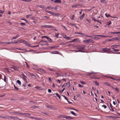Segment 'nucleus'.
<instances>
[{"label": "nucleus", "mask_w": 120, "mask_h": 120, "mask_svg": "<svg viewBox=\"0 0 120 120\" xmlns=\"http://www.w3.org/2000/svg\"><path fill=\"white\" fill-rule=\"evenodd\" d=\"M58 117H62L63 118H65L67 119H72L73 118L72 117H70L69 116H68L66 115H60L59 116H58Z\"/></svg>", "instance_id": "nucleus-1"}, {"label": "nucleus", "mask_w": 120, "mask_h": 120, "mask_svg": "<svg viewBox=\"0 0 120 120\" xmlns=\"http://www.w3.org/2000/svg\"><path fill=\"white\" fill-rule=\"evenodd\" d=\"M19 41L20 43H22L24 44L27 45L28 46H29V47L30 46H31L30 45H29V43L26 41H25L24 40H20L19 41Z\"/></svg>", "instance_id": "nucleus-2"}, {"label": "nucleus", "mask_w": 120, "mask_h": 120, "mask_svg": "<svg viewBox=\"0 0 120 120\" xmlns=\"http://www.w3.org/2000/svg\"><path fill=\"white\" fill-rule=\"evenodd\" d=\"M52 2H54L56 3H62L61 1L60 0H51Z\"/></svg>", "instance_id": "nucleus-3"}, {"label": "nucleus", "mask_w": 120, "mask_h": 120, "mask_svg": "<svg viewBox=\"0 0 120 120\" xmlns=\"http://www.w3.org/2000/svg\"><path fill=\"white\" fill-rule=\"evenodd\" d=\"M90 41V42H92L93 41L91 40L90 39H88L85 40H83V42L85 43H87L88 42Z\"/></svg>", "instance_id": "nucleus-4"}, {"label": "nucleus", "mask_w": 120, "mask_h": 120, "mask_svg": "<svg viewBox=\"0 0 120 120\" xmlns=\"http://www.w3.org/2000/svg\"><path fill=\"white\" fill-rule=\"evenodd\" d=\"M11 68L13 69L15 71H17L18 70L17 68L14 65H12Z\"/></svg>", "instance_id": "nucleus-5"}, {"label": "nucleus", "mask_w": 120, "mask_h": 120, "mask_svg": "<svg viewBox=\"0 0 120 120\" xmlns=\"http://www.w3.org/2000/svg\"><path fill=\"white\" fill-rule=\"evenodd\" d=\"M27 74L30 75L31 76H33L35 77L36 76L34 74L30 72H28Z\"/></svg>", "instance_id": "nucleus-6"}, {"label": "nucleus", "mask_w": 120, "mask_h": 120, "mask_svg": "<svg viewBox=\"0 0 120 120\" xmlns=\"http://www.w3.org/2000/svg\"><path fill=\"white\" fill-rule=\"evenodd\" d=\"M92 36H100L101 37H104L105 38L106 37V36L103 35H94V34H92Z\"/></svg>", "instance_id": "nucleus-7"}, {"label": "nucleus", "mask_w": 120, "mask_h": 120, "mask_svg": "<svg viewBox=\"0 0 120 120\" xmlns=\"http://www.w3.org/2000/svg\"><path fill=\"white\" fill-rule=\"evenodd\" d=\"M64 85L65 86H67V87L68 88L70 86V82H69L65 84Z\"/></svg>", "instance_id": "nucleus-8"}, {"label": "nucleus", "mask_w": 120, "mask_h": 120, "mask_svg": "<svg viewBox=\"0 0 120 120\" xmlns=\"http://www.w3.org/2000/svg\"><path fill=\"white\" fill-rule=\"evenodd\" d=\"M118 39V38H112L111 39H109L108 40L109 41H113L115 40H117Z\"/></svg>", "instance_id": "nucleus-9"}, {"label": "nucleus", "mask_w": 120, "mask_h": 120, "mask_svg": "<svg viewBox=\"0 0 120 120\" xmlns=\"http://www.w3.org/2000/svg\"><path fill=\"white\" fill-rule=\"evenodd\" d=\"M85 15V13H83L82 15L79 17L80 19V20L82 19H83Z\"/></svg>", "instance_id": "nucleus-10"}, {"label": "nucleus", "mask_w": 120, "mask_h": 120, "mask_svg": "<svg viewBox=\"0 0 120 120\" xmlns=\"http://www.w3.org/2000/svg\"><path fill=\"white\" fill-rule=\"evenodd\" d=\"M47 108L51 109H55V108L54 107H52L51 106V105H48L47 106Z\"/></svg>", "instance_id": "nucleus-11"}, {"label": "nucleus", "mask_w": 120, "mask_h": 120, "mask_svg": "<svg viewBox=\"0 0 120 120\" xmlns=\"http://www.w3.org/2000/svg\"><path fill=\"white\" fill-rule=\"evenodd\" d=\"M9 116H0V117L1 118H7L8 119H9Z\"/></svg>", "instance_id": "nucleus-12"}, {"label": "nucleus", "mask_w": 120, "mask_h": 120, "mask_svg": "<svg viewBox=\"0 0 120 120\" xmlns=\"http://www.w3.org/2000/svg\"><path fill=\"white\" fill-rule=\"evenodd\" d=\"M101 50L102 51L105 52H107V48H102L101 49Z\"/></svg>", "instance_id": "nucleus-13"}, {"label": "nucleus", "mask_w": 120, "mask_h": 120, "mask_svg": "<svg viewBox=\"0 0 120 120\" xmlns=\"http://www.w3.org/2000/svg\"><path fill=\"white\" fill-rule=\"evenodd\" d=\"M83 36H84L85 37H89L90 38H92L93 39H94V37L92 36H89L88 35H85L84 34Z\"/></svg>", "instance_id": "nucleus-14"}, {"label": "nucleus", "mask_w": 120, "mask_h": 120, "mask_svg": "<svg viewBox=\"0 0 120 120\" xmlns=\"http://www.w3.org/2000/svg\"><path fill=\"white\" fill-rule=\"evenodd\" d=\"M47 39L48 41L50 43H52V40L50 39V38H49L48 37V38H47Z\"/></svg>", "instance_id": "nucleus-15"}, {"label": "nucleus", "mask_w": 120, "mask_h": 120, "mask_svg": "<svg viewBox=\"0 0 120 120\" xmlns=\"http://www.w3.org/2000/svg\"><path fill=\"white\" fill-rule=\"evenodd\" d=\"M3 43L4 44H6V45L9 44H11V43L12 44V42H3Z\"/></svg>", "instance_id": "nucleus-16"}, {"label": "nucleus", "mask_w": 120, "mask_h": 120, "mask_svg": "<svg viewBox=\"0 0 120 120\" xmlns=\"http://www.w3.org/2000/svg\"><path fill=\"white\" fill-rule=\"evenodd\" d=\"M19 37V36L18 35H17L15 37H14L12 38L11 39V40H13L14 39H16L17 38Z\"/></svg>", "instance_id": "nucleus-17"}, {"label": "nucleus", "mask_w": 120, "mask_h": 120, "mask_svg": "<svg viewBox=\"0 0 120 120\" xmlns=\"http://www.w3.org/2000/svg\"><path fill=\"white\" fill-rule=\"evenodd\" d=\"M24 113H20L19 112V114H16V115H19L22 116V115H24Z\"/></svg>", "instance_id": "nucleus-18"}, {"label": "nucleus", "mask_w": 120, "mask_h": 120, "mask_svg": "<svg viewBox=\"0 0 120 120\" xmlns=\"http://www.w3.org/2000/svg\"><path fill=\"white\" fill-rule=\"evenodd\" d=\"M118 45H112L111 46V47H113L114 48H117V46H118Z\"/></svg>", "instance_id": "nucleus-19"}, {"label": "nucleus", "mask_w": 120, "mask_h": 120, "mask_svg": "<svg viewBox=\"0 0 120 120\" xmlns=\"http://www.w3.org/2000/svg\"><path fill=\"white\" fill-rule=\"evenodd\" d=\"M75 34H79L82 35H83L84 34H83L81 32H75Z\"/></svg>", "instance_id": "nucleus-20"}, {"label": "nucleus", "mask_w": 120, "mask_h": 120, "mask_svg": "<svg viewBox=\"0 0 120 120\" xmlns=\"http://www.w3.org/2000/svg\"><path fill=\"white\" fill-rule=\"evenodd\" d=\"M74 51H75V52H86V51H82V50H80V49L77 51H76L75 50H74Z\"/></svg>", "instance_id": "nucleus-21"}, {"label": "nucleus", "mask_w": 120, "mask_h": 120, "mask_svg": "<svg viewBox=\"0 0 120 120\" xmlns=\"http://www.w3.org/2000/svg\"><path fill=\"white\" fill-rule=\"evenodd\" d=\"M52 53L53 54H59V52L57 51H55L53 52H52Z\"/></svg>", "instance_id": "nucleus-22"}, {"label": "nucleus", "mask_w": 120, "mask_h": 120, "mask_svg": "<svg viewBox=\"0 0 120 120\" xmlns=\"http://www.w3.org/2000/svg\"><path fill=\"white\" fill-rule=\"evenodd\" d=\"M99 36H96L94 37V39L95 40H98L100 39V38L99 37Z\"/></svg>", "instance_id": "nucleus-23"}, {"label": "nucleus", "mask_w": 120, "mask_h": 120, "mask_svg": "<svg viewBox=\"0 0 120 120\" xmlns=\"http://www.w3.org/2000/svg\"><path fill=\"white\" fill-rule=\"evenodd\" d=\"M111 49H113L114 51L115 52H118L119 50L118 49H116L113 48H111Z\"/></svg>", "instance_id": "nucleus-24"}, {"label": "nucleus", "mask_w": 120, "mask_h": 120, "mask_svg": "<svg viewBox=\"0 0 120 120\" xmlns=\"http://www.w3.org/2000/svg\"><path fill=\"white\" fill-rule=\"evenodd\" d=\"M28 117H29V118H31L32 119H35L36 120H39L38 119V118H36V117H31V116H28Z\"/></svg>", "instance_id": "nucleus-25"}, {"label": "nucleus", "mask_w": 120, "mask_h": 120, "mask_svg": "<svg viewBox=\"0 0 120 120\" xmlns=\"http://www.w3.org/2000/svg\"><path fill=\"white\" fill-rule=\"evenodd\" d=\"M104 84L105 85H108L109 86H111V85L109 84V83L107 82H105Z\"/></svg>", "instance_id": "nucleus-26"}, {"label": "nucleus", "mask_w": 120, "mask_h": 120, "mask_svg": "<svg viewBox=\"0 0 120 120\" xmlns=\"http://www.w3.org/2000/svg\"><path fill=\"white\" fill-rule=\"evenodd\" d=\"M56 94L57 97H58L60 99H61L58 93H56Z\"/></svg>", "instance_id": "nucleus-27"}, {"label": "nucleus", "mask_w": 120, "mask_h": 120, "mask_svg": "<svg viewBox=\"0 0 120 120\" xmlns=\"http://www.w3.org/2000/svg\"><path fill=\"white\" fill-rule=\"evenodd\" d=\"M31 115V114H29V113H24V116H29V115Z\"/></svg>", "instance_id": "nucleus-28"}, {"label": "nucleus", "mask_w": 120, "mask_h": 120, "mask_svg": "<svg viewBox=\"0 0 120 120\" xmlns=\"http://www.w3.org/2000/svg\"><path fill=\"white\" fill-rule=\"evenodd\" d=\"M72 37H69L67 36V37H66V39H68V40H71V39L72 38Z\"/></svg>", "instance_id": "nucleus-29"}, {"label": "nucleus", "mask_w": 120, "mask_h": 120, "mask_svg": "<svg viewBox=\"0 0 120 120\" xmlns=\"http://www.w3.org/2000/svg\"><path fill=\"white\" fill-rule=\"evenodd\" d=\"M43 27H44L45 28H50L51 27V26L49 25H44L43 26Z\"/></svg>", "instance_id": "nucleus-30"}, {"label": "nucleus", "mask_w": 120, "mask_h": 120, "mask_svg": "<svg viewBox=\"0 0 120 120\" xmlns=\"http://www.w3.org/2000/svg\"><path fill=\"white\" fill-rule=\"evenodd\" d=\"M94 83H95V85H96L98 86L99 85V84L98 82L96 81L94 82Z\"/></svg>", "instance_id": "nucleus-31"}, {"label": "nucleus", "mask_w": 120, "mask_h": 120, "mask_svg": "<svg viewBox=\"0 0 120 120\" xmlns=\"http://www.w3.org/2000/svg\"><path fill=\"white\" fill-rule=\"evenodd\" d=\"M70 112L71 114H72L74 115H75V116H76V114L74 112H73L72 111H71Z\"/></svg>", "instance_id": "nucleus-32"}, {"label": "nucleus", "mask_w": 120, "mask_h": 120, "mask_svg": "<svg viewBox=\"0 0 120 120\" xmlns=\"http://www.w3.org/2000/svg\"><path fill=\"white\" fill-rule=\"evenodd\" d=\"M105 0H101V2H102L103 3H106L107 2L105 1Z\"/></svg>", "instance_id": "nucleus-33"}, {"label": "nucleus", "mask_w": 120, "mask_h": 120, "mask_svg": "<svg viewBox=\"0 0 120 120\" xmlns=\"http://www.w3.org/2000/svg\"><path fill=\"white\" fill-rule=\"evenodd\" d=\"M59 46H52L51 47V49H54V48H56L59 47Z\"/></svg>", "instance_id": "nucleus-34"}, {"label": "nucleus", "mask_w": 120, "mask_h": 120, "mask_svg": "<svg viewBox=\"0 0 120 120\" xmlns=\"http://www.w3.org/2000/svg\"><path fill=\"white\" fill-rule=\"evenodd\" d=\"M105 15L106 17L107 18L110 17V15L109 14H107V13H105Z\"/></svg>", "instance_id": "nucleus-35"}, {"label": "nucleus", "mask_w": 120, "mask_h": 120, "mask_svg": "<svg viewBox=\"0 0 120 120\" xmlns=\"http://www.w3.org/2000/svg\"><path fill=\"white\" fill-rule=\"evenodd\" d=\"M96 21L97 22H99L101 25L102 24V23L101 22L100 20H96Z\"/></svg>", "instance_id": "nucleus-36"}, {"label": "nucleus", "mask_w": 120, "mask_h": 120, "mask_svg": "<svg viewBox=\"0 0 120 120\" xmlns=\"http://www.w3.org/2000/svg\"><path fill=\"white\" fill-rule=\"evenodd\" d=\"M78 6V5L77 4H76L75 5H74L72 6V7L73 8H76Z\"/></svg>", "instance_id": "nucleus-37"}, {"label": "nucleus", "mask_w": 120, "mask_h": 120, "mask_svg": "<svg viewBox=\"0 0 120 120\" xmlns=\"http://www.w3.org/2000/svg\"><path fill=\"white\" fill-rule=\"evenodd\" d=\"M91 18L94 21H96V20L95 19V17H91Z\"/></svg>", "instance_id": "nucleus-38"}, {"label": "nucleus", "mask_w": 120, "mask_h": 120, "mask_svg": "<svg viewBox=\"0 0 120 120\" xmlns=\"http://www.w3.org/2000/svg\"><path fill=\"white\" fill-rule=\"evenodd\" d=\"M17 83L19 84L20 85L21 84V82L20 80H17Z\"/></svg>", "instance_id": "nucleus-39"}, {"label": "nucleus", "mask_w": 120, "mask_h": 120, "mask_svg": "<svg viewBox=\"0 0 120 120\" xmlns=\"http://www.w3.org/2000/svg\"><path fill=\"white\" fill-rule=\"evenodd\" d=\"M80 82L82 84H85V82L83 81H80Z\"/></svg>", "instance_id": "nucleus-40"}, {"label": "nucleus", "mask_w": 120, "mask_h": 120, "mask_svg": "<svg viewBox=\"0 0 120 120\" xmlns=\"http://www.w3.org/2000/svg\"><path fill=\"white\" fill-rule=\"evenodd\" d=\"M47 42V41H45V40H41L40 42Z\"/></svg>", "instance_id": "nucleus-41"}, {"label": "nucleus", "mask_w": 120, "mask_h": 120, "mask_svg": "<svg viewBox=\"0 0 120 120\" xmlns=\"http://www.w3.org/2000/svg\"><path fill=\"white\" fill-rule=\"evenodd\" d=\"M97 73H95V72H91L90 73V75H93V74H96Z\"/></svg>", "instance_id": "nucleus-42"}, {"label": "nucleus", "mask_w": 120, "mask_h": 120, "mask_svg": "<svg viewBox=\"0 0 120 120\" xmlns=\"http://www.w3.org/2000/svg\"><path fill=\"white\" fill-rule=\"evenodd\" d=\"M41 114L43 113V114H45V115H48L49 114V113H45V112H41Z\"/></svg>", "instance_id": "nucleus-43"}, {"label": "nucleus", "mask_w": 120, "mask_h": 120, "mask_svg": "<svg viewBox=\"0 0 120 120\" xmlns=\"http://www.w3.org/2000/svg\"><path fill=\"white\" fill-rule=\"evenodd\" d=\"M59 35V33H57V34H56V35H55L56 37L57 38L60 37L58 36V35Z\"/></svg>", "instance_id": "nucleus-44"}, {"label": "nucleus", "mask_w": 120, "mask_h": 120, "mask_svg": "<svg viewBox=\"0 0 120 120\" xmlns=\"http://www.w3.org/2000/svg\"><path fill=\"white\" fill-rule=\"evenodd\" d=\"M4 81L5 82H6V77L5 75H4Z\"/></svg>", "instance_id": "nucleus-45"}, {"label": "nucleus", "mask_w": 120, "mask_h": 120, "mask_svg": "<svg viewBox=\"0 0 120 120\" xmlns=\"http://www.w3.org/2000/svg\"><path fill=\"white\" fill-rule=\"evenodd\" d=\"M80 49L84 50V47L82 46H80Z\"/></svg>", "instance_id": "nucleus-46"}, {"label": "nucleus", "mask_w": 120, "mask_h": 120, "mask_svg": "<svg viewBox=\"0 0 120 120\" xmlns=\"http://www.w3.org/2000/svg\"><path fill=\"white\" fill-rule=\"evenodd\" d=\"M55 74H56V75H59V76H63V75H60V74H59V73H58V72H56L55 73Z\"/></svg>", "instance_id": "nucleus-47"}, {"label": "nucleus", "mask_w": 120, "mask_h": 120, "mask_svg": "<svg viewBox=\"0 0 120 120\" xmlns=\"http://www.w3.org/2000/svg\"><path fill=\"white\" fill-rule=\"evenodd\" d=\"M14 88L16 90H19V89L18 88V87H16L15 85H14Z\"/></svg>", "instance_id": "nucleus-48"}, {"label": "nucleus", "mask_w": 120, "mask_h": 120, "mask_svg": "<svg viewBox=\"0 0 120 120\" xmlns=\"http://www.w3.org/2000/svg\"><path fill=\"white\" fill-rule=\"evenodd\" d=\"M20 24L22 26H23L25 25V24L24 23H20Z\"/></svg>", "instance_id": "nucleus-49"}, {"label": "nucleus", "mask_w": 120, "mask_h": 120, "mask_svg": "<svg viewBox=\"0 0 120 120\" xmlns=\"http://www.w3.org/2000/svg\"><path fill=\"white\" fill-rule=\"evenodd\" d=\"M117 92H119V90L116 87V88H115L114 89Z\"/></svg>", "instance_id": "nucleus-50"}, {"label": "nucleus", "mask_w": 120, "mask_h": 120, "mask_svg": "<svg viewBox=\"0 0 120 120\" xmlns=\"http://www.w3.org/2000/svg\"><path fill=\"white\" fill-rule=\"evenodd\" d=\"M38 7L41 8H43V6L41 5H38Z\"/></svg>", "instance_id": "nucleus-51"}, {"label": "nucleus", "mask_w": 120, "mask_h": 120, "mask_svg": "<svg viewBox=\"0 0 120 120\" xmlns=\"http://www.w3.org/2000/svg\"><path fill=\"white\" fill-rule=\"evenodd\" d=\"M7 22L9 23V24L10 25H11V24H12V23L11 22V21L9 20H8V21H7Z\"/></svg>", "instance_id": "nucleus-52"}, {"label": "nucleus", "mask_w": 120, "mask_h": 120, "mask_svg": "<svg viewBox=\"0 0 120 120\" xmlns=\"http://www.w3.org/2000/svg\"><path fill=\"white\" fill-rule=\"evenodd\" d=\"M18 49H19V50H23V51H26V49H20V48Z\"/></svg>", "instance_id": "nucleus-53"}, {"label": "nucleus", "mask_w": 120, "mask_h": 120, "mask_svg": "<svg viewBox=\"0 0 120 120\" xmlns=\"http://www.w3.org/2000/svg\"><path fill=\"white\" fill-rule=\"evenodd\" d=\"M112 53L113 54H120V52H112Z\"/></svg>", "instance_id": "nucleus-54"}, {"label": "nucleus", "mask_w": 120, "mask_h": 120, "mask_svg": "<svg viewBox=\"0 0 120 120\" xmlns=\"http://www.w3.org/2000/svg\"><path fill=\"white\" fill-rule=\"evenodd\" d=\"M48 69L49 70H50V71H55L54 70H52V69L50 68H48Z\"/></svg>", "instance_id": "nucleus-55"}, {"label": "nucleus", "mask_w": 120, "mask_h": 120, "mask_svg": "<svg viewBox=\"0 0 120 120\" xmlns=\"http://www.w3.org/2000/svg\"><path fill=\"white\" fill-rule=\"evenodd\" d=\"M66 44V43H64V42H61L60 44V45H65Z\"/></svg>", "instance_id": "nucleus-56"}, {"label": "nucleus", "mask_w": 120, "mask_h": 120, "mask_svg": "<svg viewBox=\"0 0 120 120\" xmlns=\"http://www.w3.org/2000/svg\"><path fill=\"white\" fill-rule=\"evenodd\" d=\"M41 38H46L47 39V38H48V37L47 36H42L41 37Z\"/></svg>", "instance_id": "nucleus-57"}, {"label": "nucleus", "mask_w": 120, "mask_h": 120, "mask_svg": "<svg viewBox=\"0 0 120 120\" xmlns=\"http://www.w3.org/2000/svg\"><path fill=\"white\" fill-rule=\"evenodd\" d=\"M49 13L52 15H53L54 14V13L50 11L49 12Z\"/></svg>", "instance_id": "nucleus-58"}, {"label": "nucleus", "mask_w": 120, "mask_h": 120, "mask_svg": "<svg viewBox=\"0 0 120 120\" xmlns=\"http://www.w3.org/2000/svg\"><path fill=\"white\" fill-rule=\"evenodd\" d=\"M63 37L64 38L66 39V37H67V36H66L64 34L63 35Z\"/></svg>", "instance_id": "nucleus-59"}, {"label": "nucleus", "mask_w": 120, "mask_h": 120, "mask_svg": "<svg viewBox=\"0 0 120 120\" xmlns=\"http://www.w3.org/2000/svg\"><path fill=\"white\" fill-rule=\"evenodd\" d=\"M74 15H72L71 16V19H73L74 18Z\"/></svg>", "instance_id": "nucleus-60"}, {"label": "nucleus", "mask_w": 120, "mask_h": 120, "mask_svg": "<svg viewBox=\"0 0 120 120\" xmlns=\"http://www.w3.org/2000/svg\"><path fill=\"white\" fill-rule=\"evenodd\" d=\"M49 80L50 82H51L52 81V80L51 78H49Z\"/></svg>", "instance_id": "nucleus-61"}, {"label": "nucleus", "mask_w": 120, "mask_h": 120, "mask_svg": "<svg viewBox=\"0 0 120 120\" xmlns=\"http://www.w3.org/2000/svg\"><path fill=\"white\" fill-rule=\"evenodd\" d=\"M4 12V11L0 10V13H1L2 14H3Z\"/></svg>", "instance_id": "nucleus-62"}, {"label": "nucleus", "mask_w": 120, "mask_h": 120, "mask_svg": "<svg viewBox=\"0 0 120 120\" xmlns=\"http://www.w3.org/2000/svg\"><path fill=\"white\" fill-rule=\"evenodd\" d=\"M102 106V107H104L105 109H106V108H107V106L105 105H103Z\"/></svg>", "instance_id": "nucleus-63"}, {"label": "nucleus", "mask_w": 120, "mask_h": 120, "mask_svg": "<svg viewBox=\"0 0 120 120\" xmlns=\"http://www.w3.org/2000/svg\"><path fill=\"white\" fill-rule=\"evenodd\" d=\"M48 91L49 93H51V90L50 89H49L48 90Z\"/></svg>", "instance_id": "nucleus-64"}]
</instances>
